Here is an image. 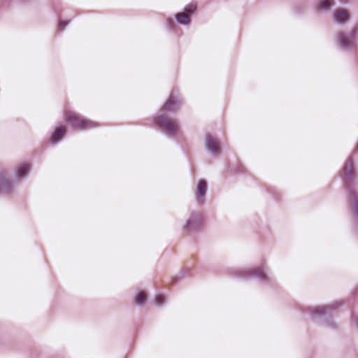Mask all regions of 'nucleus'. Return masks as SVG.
Masks as SVG:
<instances>
[{
  "mask_svg": "<svg viewBox=\"0 0 358 358\" xmlns=\"http://www.w3.org/2000/svg\"><path fill=\"white\" fill-rule=\"evenodd\" d=\"M354 159L350 156L345 162L341 172L345 190L349 193V206L353 222V231L358 235V191L355 184Z\"/></svg>",
  "mask_w": 358,
  "mask_h": 358,
  "instance_id": "nucleus-2",
  "label": "nucleus"
},
{
  "mask_svg": "<svg viewBox=\"0 0 358 358\" xmlns=\"http://www.w3.org/2000/svg\"><path fill=\"white\" fill-rule=\"evenodd\" d=\"M343 305V302L342 301H336L327 306L310 307L308 313L312 318L317 322L321 323L327 328L336 329L338 324L334 321L332 316Z\"/></svg>",
  "mask_w": 358,
  "mask_h": 358,
  "instance_id": "nucleus-4",
  "label": "nucleus"
},
{
  "mask_svg": "<svg viewBox=\"0 0 358 358\" xmlns=\"http://www.w3.org/2000/svg\"><path fill=\"white\" fill-rule=\"evenodd\" d=\"M190 273V269L189 268H185L178 276H175L172 278V283L175 284L178 282L179 279H182L185 275H187Z\"/></svg>",
  "mask_w": 358,
  "mask_h": 358,
  "instance_id": "nucleus-19",
  "label": "nucleus"
},
{
  "mask_svg": "<svg viewBox=\"0 0 358 358\" xmlns=\"http://www.w3.org/2000/svg\"><path fill=\"white\" fill-rule=\"evenodd\" d=\"M196 9V3L191 2L186 5L183 8V14L189 16L191 19Z\"/></svg>",
  "mask_w": 358,
  "mask_h": 358,
  "instance_id": "nucleus-15",
  "label": "nucleus"
},
{
  "mask_svg": "<svg viewBox=\"0 0 358 358\" xmlns=\"http://www.w3.org/2000/svg\"><path fill=\"white\" fill-rule=\"evenodd\" d=\"M146 301L147 296L141 292H138L134 298V302L136 305L138 306H143L145 303Z\"/></svg>",
  "mask_w": 358,
  "mask_h": 358,
  "instance_id": "nucleus-17",
  "label": "nucleus"
},
{
  "mask_svg": "<svg viewBox=\"0 0 358 358\" xmlns=\"http://www.w3.org/2000/svg\"><path fill=\"white\" fill-rule=\"evenodd\" d=\"M245 169L243 166H242V165L238 166L237 173H245Z\"/></svg>",
  "mask_w": 358,
  "mask_h": 358,
  "instance_id": "nucleus-22",
  "label": "nucleus"
},
{
  "mask_svg": "<svg viewBox=\"0 0 358 358\" xmlns=\"http://www.w3.org/2000/svg\"><path fill=\"white\" fill-rule=\"evenodd\" d=\"M208 183L204 179H199L196 185L195 196L198 204L204 203L206 194L207 192Z\"/></svg>",
  "mask_w": 358,
  "mask_h": 358,
  "instance_id": "nucleus-11",
  "label": "nucleus"
},
{
  "mask_svg": "<svg viewBox=\"0 0 358 358\" xmlns=\"http://www.w3.org/2000/svg\"><path fill=\"white\" fill-rule=\"evenodd\" d=\"M165 26L166 29L172 31H174L178 27L175 21L171 17H167L165 20Z\"/></svg>",
  "mask_w": 358,
  "mask_h": 358,
  "instance_id": "nucleus-18",
  "label": "nucleus"
},
{
  "mask_svg": "<svg viewBox=\"0 0 358 358\" xmlns=\"http://www.w3.org/2000/svg\"><path fill=\"white\" fill-rule=\"evenodd\" d=\"M228 273L239 278L257 280L263 285L273 287L276 285L275 279L268 274V268L266 266L257 268L231 267L228 268Z\"/></svg>",
  "mask_w": 358,
  "mask_h": 358,
  "instance_id": "nucleus-3",
  "label": "nucleus"
},
{
  "mask_svg": "<svg viewBox=\"0 0 358 358\" xmlns=\"http://www.w3.org/2000/svg\"><path fill=\"white\" fill-rule=\"evenodd\" d=\"M66 119L72 127L80 129H88L97 127L96 122L90 120L73 111L66 112Z\"/></svg>",
  "mask_w": 358,
  "mask_h": 358,
  "instance_id": "nucleus-6",
  "label": "nucleus"
},
{
  "mask_svg": "<svg viewBox=\"0 0 358 358\" xmlns=\"http://www.w3.org/2000/svg\"><path fill=\"white\" fill-rule=\"evenodd\" d=\"M206 150L213 155H218L221 153V146L211 135L206 134L204 140Z\"/></svg>",
  "mask_w": 358,
  "mask_h": 358,
  "instance_id": "nucleus-9",
  "label": "nucleus"
},
{
  "mask_svg": "<svg viewBox=\"0 0 358 358\" xmlns=\"http://www.w3.org/2000/svg\"><path fill=\"white\" fill-rule=\"evenodd\" d=\"M174 17L177 23L182 26H189L192 22L191 18L182 13H176Z\"/></svg>",
  "mask_w": 358,
  "mask_h": 358,
  "instance_id": "nucleus-14",
  "label": "nucleus"
},
{
  "mask_svg": "<svg viewBox=\"0 0 358 358\" xmlns=\"http://www.w3.org/2000/svg\"><path fill=\"white\" fill-rule=\"evenodd\" d=\"M182 103L181 98L174 94H171L152 118L155 127L166 137L173 138L178 135L180 127L178 122L171 119Z\"/></svg>",
  "mask_w": 358,
  "mask_h": 358,
  "instance_id": "nucleus-1",
  "label": "nucleus"
},
{
  "mask_svg": "<svg viewBox=\"0 0 358 358\" xmlns=\"http://www.w3.org/2000/svg\"><path fill=\"white\" fill-rule=\"evenodd\" d=\"M164 296L162 294H158L155 296V303L157 306H162L164 303Z\"/></svg>",
  "mask_w": 358,
  "mask_h": 358,
  "instance_id": "nucleus-20",
  "label": "nucleus"
},
{
  "mask_svg": "<svg viewBox=\"0 0 358 358\" xmlns=\"http://www.w3.org/2000/svg\"><path fill=\"white\" fill-rule=\"evenodd\" d=\"M203 217L198 212H192L183 227V230L192 233L199 231L203 224Z\"/></svg>",
  "mask_w": 358,
  "mask_h": 358,
  "instance_id": "nucleus-7",
  "label": "nucleus"
},
{
  "mask_svg": "<svg viewBox=\"0 0 358 358\" xmlns=\"http://www.w3.org/2000/svg\"><path fill=\"white\" fill-rule=\"evenodd\" d=\"M334 20L343 24L349 20V15L344 9H339L334 15Z\"/></svg>",
  "mask_w": 358,
  "mask_h": 358,
  "instance_id": "nucleus-12",
  "label": "nucleus"
},
{
  "mask_svg": "<svg viewBox=\"0 0 358 358\" xmlns=\"http://www.w3.org/2000/svg\"><path fill=\"white\" fill-rule=\"evenodd\" d=\"M334 0H321L318 2L317 9L320 10H326L333 6Z\"/></svg>",
  "mask_w": 358,
  "mask_h": 358,
  "instance_id": "nucleus-16",
  "label": "nucleus"
},
{
  "mask_svg": "<svg viewBox=\"0 0 358 358\" xmlns=\"http://www.w3.org/2000/svg\"><path fill=\"white\" fill-rule=\"evenodd\" d=\"M357 37L358 26L354 25L348 31H341L337 33V45L343 51L355 52L358 47Z\"/></svg>",
  "mask_w": 358,
  "mask_h": 358,
  "instance_id": "nucleus-5",
  "label": "nucleus"
},
{
  "mask_svg": "<svg viewBox=\"0 0 358 358\" xmlns=\"http://www.w3.org/2000/svg\"><path fill=\"white\" fill-rule=\"evenodd\" d=\"M30 170L27 164H20L16 169L15 176L18 180H22L27 177Z\"/></svg>",
  "mask_w": 358,
  "mask_h": 358,
  "instance_id": "nucleus-13",
  "label": "nucleus"
},
{
  "mask_svg": "<svg viewBox=\"0 0 358 358\" xmlns=\"http://www.w3.org/2000/svg\"><path fill=\"white\" fill-rule=\"evenodd\" d=\"M69 24V22L60 20L58 23V29L59 31H62Z\"/></svg>",
  "mask_w": 358,
  "mask_h": 358,
  "instance_id": "nucleus-21",
  "label": "nucleus"
},
{
  "mask_svg": "<svg viewBox=\"0 0 358 358\" xmlns=\"http://www.w3.org/2000/svg\"><path fill=\"white\" fill-rule=\"evenodd\" d=\"M67 133L66 127L61 122H58L49 133L48 143L54 146L61 143Z\"/></svg>",
  "mask_w": 358,
  "mask_h": 358,
  "instance_id": "nucleus-8",
  "label": "nucleus"
},
{
  "mask_svg": "<svg viewBox=\"0 0 358 358\" xmlns=\"http://www.w3.org/2000/svg\"><path fill=\"white\" fill-rule=\"evenodd\" d=\"M13 191V182L6 173H0V196H4L12 193Z\"/></svg>",
  "mask_w": 358,
  "mask_h": 358,
  "instance_id": "nucleus-10",
  "label": "nucleus"
}]
</instances>
